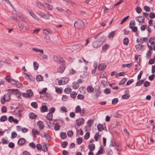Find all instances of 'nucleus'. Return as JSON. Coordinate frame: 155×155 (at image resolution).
<instances>
[{
    "label": "nucleus",
    "instance_id": "f257e3e1",
    "mask_svg": "<svg viewBox=\"0 0 155 155\" xmlns=\"http://www.w3.org/2000/svg\"><path fill=\"white\" fill-rule=\"evenodd\" d=\"M6 94H5L4 96L1 98V102L2 104H4L5 101H8L11 99V95L12 94L11 91Z\"/></svg>",
    "mask_w": 155,
    "mask_h": 155
},
{
    "label": "nucleus",
    "instance_id": "f03ea898",
    "mask_svg": "<svg viewBox=\"0 0 155 155\" xmlns=\"http://www.w3.org/2000/svg\"><path fill=\"white\" fill-rule=\"evenodd\" d=\"M75 28L78 29L83 28L85 27L84 23L82 21H79L75 22L74 25Z\"/></svg>",
    "mask_w": 155,
    "mask_h": 155
},
{
    "label": "nucleus",
    "instance_id": "7ed1b4c3",
    "mask_svg": "<svg viewBox=\"0 0 155 155\" xmlns=\"http://www.w3.org/2000/svg\"><path fill=\"white\" fill-rule=\"evenodd\" d=\"M8 91H11L12 94H15L16 97L18 98H20L21 92H19L18 90L17 89H8Z\"/></svg>",
    "mask_w": 155,
    "mask_h": 155
},
{
    "label": "nucleus",
    "instance_id": "20e7f679",
    "mask_svg": "<svg viewBox=\"0 0 155 155\" xmlns=\"http://www.w3.org/2000/svg\"><path fill=\"white\" fill-rule=\"evenodd\" d=\"M53 59L55 61L61 63L63 65L65 64V61L62 58L58 57L56 56H54Z\"/></svg>",
    "mask_w": 155,
    "mask_h": 155
},
{
    "label": "nucleus",
    "instance_id": "39448f33",
    "mask_svg": "<svg viewBox=\"0 0 155 155\" xmlns=\"http://www.w3.org/2000/svg\"><path fill=\"white\" fill-rule=\"evenodd\" d=\"M83 47V45L80 44L74 45L72 46V49L75 50H80L82 49Z\"/></svg>",
    "mask_w": 155,
    "mask_h": 155
},
{
    "label": "nucleus",
    "instance_id": "423d86ee",
    "mask_svg": "<svg viewBox=\"0 0 155 155\" xmlns=\"http://www.w3.org/2000/svg\"><path fill=\"white\" fill-rule=\"evenodd\" d=\"M76 123L78 126L81 125L84 123V119L82 118H79L76 120Z\"/></svg>",
    "mask_w": 155,
    "mask_h": 155
},
{
    "label": "nucleus",
    "instance_id": "0eeeda50",
    "mask_svg": "<svg viewBox=\"0 0 155 155\" xmlns=\"http://www.w3.org/2000/svg\"><path fill=\"white\" fill-rule=\"evenodd\" d=\"M101 44L102 43L101 42L96 41L93 43L92 46L94 48H98L101 46Z\"/></svg>",
    "mask_w": 155,
    "mask_h": 155
},
{
    "label": "nucleus",
    "instance_id": "6e6552de",
    "mask_svg": "<svg viewBox=\"0 0 155 155\" xmlns=\"http://www.w3.org/2000/svg\"><path fill=\"white\" fill-rule=\"evenodd\" d=\"M136 21L140 23H144V18L142 16H139L136 18Z\"/></svg>",
    "mask_w": 155,
    "mask_h": 155
},
{
    "label": "nucleus",
    "instance_id": "1a4fd4ad",
    "mask_svg": "<svg viewBox=\"0 0 155 155\" xmlns=\"http://www.w3.org/2000/svg\"><path fill=\"white\" fill-rule=\"evenodd\" d=\"M26 140L25 139L21 138H20L18 142V144L22 145L25 143Z\"/></svg>",
    "mask_w": 155,
    "mask_h": 155
},
{
    "label": "nucleus",
    "instance_id": "9d476101",
    "mask_svg": "<svg viewBox=\"0 0 155 155\" xmlns=\"http://www.w3.org/2000/svg\"><path fill=\"white\" fill-rule=\"evenodd\" d=\"M14 83H13L12 84H13L14 86H15V85L17 87H21L22 86V84L21 83L18 81H16L15 80V81H14Z\"/></svg>",
    "mask_w": 155,
    "mask_h": 155
},
{
    "label": "nucleus",
    "instance_id": "9b49d317",
    "mask_svg": "<svg viewBox=\"0 0 155 155\" xmlns=\"http://www.w3.org/2000/svg\"><path fill=\"white\" fill-rule=\"evenodd\" d=\"M37 124L40 129H42L44 128V125L43 123L41 121H39L37 122Z\"/></svg>",
    "mask_w": 155,
    "mask_h": 155
},
{
    "label": "nucleus",
    "instance_id": "f8f14e48",
    "mask_svg": "<svg viewBox=\"0 0 155 155\" xmlns=\"http://www.w3.org/2000/svg\"><path fill=\"white\" fill-rule=\"evenodd\" d=\"M29 12L30 15L33 18L37 20H39V18L37 16H36L32 11H29Z\"/></svg>",
    "mask_w": 155,
    "mask_h": 155
},
{
    "label": "nucleus",
    "instance_id": "ddd939ff",
    "mask_svg": "<svg viewBox=\"0 0 155 155\" xmlns=\"http://www.w3.org/2000/svg\"><path fill=\"white\" fill-rule=\"evenodd\" d=\"M5 80L8 82L12 84H13L12 81H15V80L10 78V76H7L5 78Z\"/></svg>",
    "mask_w": 155,
    "mask_h": 155
},
{
    "label": "nucleus",
    "instance_id": "4468645a",
    "mask_svg": "<svg viewBox=\"0 0 155 155\" xmlns=\"http://www.w3.org/2000/svg\"><path fill=\"white\" fill-rule=\"evenodd\" d=\"M44 4L45 5V6H44L45 8H46L49 10H52L53 8V7L52 5L48 4L46 2H45Z\"/></svg>",
    "mask_w": 155,
    "mask_h": 155
},
{
    "label": "nucleus",
    "instance_id": "2eb2a0df",
    "mask_svg": "<svg viewBox=\"0 0 155 155\" xmlns=\"http://www.w3.org/2000/svg\"><path fill=\"white\" fill-rule=\"evenodd\" d=\"M106 66L104 64H101L99 65L98 67V69L100 71H102L106 68Z\"/></svg>",
    "mask_w": 155,
    "mask_h": 155
},
{
    "label": "nucleus",
    "instance_id": "dca6fc26",
    "mask_svg": "<svg viewBox=\"0 0 155 155\" xmlns=\"http://www.w3.org/2000/svg\"><path fill=\"white\" fill-rule=\"evenodd\" d=\"M32 50L36 52H39L42 54H44V50L43 49H39L37 48H32Z\"/></svg>",
    "mask_w": 155,
    "mask_h": 155
},
{
    "label": "nucleus",
    "instance_id": "f3484780",
    "mask_svg": "<svg viewBox=\"0 0 155 155\" xmlns=\"http://www.w3.org/2000/svg\"><path fill=\"white\" fill-rule=\"evenodd\" d=\"M97 127L98 131L99 132H101L103 130H105L102 124H99L97 126Z\"/></svg>",
    "mask_w": 155,
    "mask_h": 155
},
{
    "label": "nucleus",
    "instance_id": "a211bd4d",
    "mask_svg": "<svg viewBox=\"0 0 155 155\" xmlns=\"http://www.w3.org/2000/svg\"><path fill=\"white\" fill-rule=\"evenodd\" d=\"M41 17L46 20H48L50 18V15L45 13H43V14H41Z\"/></svg>",
    "mask_w": 155,
    "mask_h": 155
},
{
    "label": "nucleus",
    "instance_id": "6ab92c4d",
    "mask_svg": "<svg viewBox=\"0 0 155 155\" xmlns=\"http://www.w3.org/2000/svg\"><path fill=\"white\" fill-rule=\"evenodd\" d=\"M29 116L30 118L31 119H35L37 117V115L33 113H29Z\"/></svg>",
    "mask_w": 155,
    "mask_h": 155
},
{
    "label": "nucleus",
    "instance_id": "aec40b11",
    "mask_svg": "<svg viewBox=\"0 0 155 155\" xmlns=\"http://www.w3.org/2000/svg\"><path fill=\"white\" fill-rule=\"evenodd\" d=\"M88 148L90 151H93L95 149V145L94 144H89L88 145Z\"/></svg>",
    "mask_w": 155,
    "mask_h": 155
},
{
    "label": "nucleus",
    "instance_id": "412c9836",
    "mask_svg": "<svg viewBox=\"0 0 155 155\" xmlns=\"http://www.w3.org/2000/svg\"><path fill=\"white\" fill-rule=\"evenodd\" d=\"M87 92L89 93H91L94 91V88L91 86H87Z\"/></svg>",
    "mask_w": 155,
    "mask_h": 155
},
{
    "label": "nucleus",
    "instance_id": "4be33fe9",
    "mask_svg": "<svg viewBox=\"0 0 155 155\" xmlns=\"http://www.w3.org/2000/svg\"><path fill=\"white\" fill-rule=\"evenodd\" d=\"M107 78H104V79L101 80V84H103L104 86H105L107 84Z\"/></svg>",
    "mask_w": 155,
    "mask_h": 155
},
{
    "label": "nucleus",
    "instance_id": "5701e85b",
    "mask_svg": "<svg viewBox=\"0 0 155 155\" xmlns=\"http://www.w3.org/2000/svg\"><path fill=\"white\" fill-rule=\"evenodd\" d=\"M79 86V84L77 82H74L73 83V87L75 89H77Z\"/></svg>",
    "mask_w": 155,
    "mask_h": 155
},
{
    "label": "nucleus",
    "instance_id": "b1692460",
    "mask_svg": "<svg viewBox=\"0 0 155 155\" xmlns=\"http://www.w3.org/2000/svg\"><path fill=\"white\" fill-rule=\"evenodd\" d=\"M46 117L48 120H52L53 115L52 114L48 113L46 116Z\"/></svg>",
    "mask_w": 155,
    "mask_h": 155
},
{
    "label": "nucleus",
    "instance_id": "393cba45",
    "mask_svg": "<svg viewBox=\"0 0 155 155\" xmlns=\"http://www.w3.org/2000/svg\"><path fill=\"white\" fill-rule=\"evenodd\" d=\"M29 97H32L33 95V94L32 91L31 90H28L26 92Z\"/></svg>",
    "mask_w": 155,
    "mask_h": 155
},
{
    "label": "nucleus",
    "instance_id": "a878e982",
    "mask_svg": "<svg viewBox=\"0 0 155 155\" xmlns=\"http://www.w3.org/2000/svg\"><path fill=\"white\" fill-rule=\"evenodd\" d=\"M71 92V89L70 87H67L64 90V92L65 94H69Z\"/></svg>",
    "mask_w": 155,
    "mask_h": 155
},
{
    "label": "nucleus",
    "instance_id": "bb28decb",
    "mask_svg": "<svg viewBox=\"0 0 155 155\" xmlns=\"http://www.w3.org/2000/svg\"><path fill=\"white\" fill-rule=\"evenodd\" d=\"M55 91L58 94H61L62 92V89L61 88H58L57 87H56Z\"/></svg>",
    "mask_w": 155,
    "mask_h": 155
},
{
    "label": "nucleus",
    "instance_id": "cd10ccee",
    "mask_svg": "<svg viewBox=\"0 0 155 155\" xmlns=\"http://www.w3.org/2000/svg\"><path fill=\"white\" fill-rule=\"evenodd\" d=\"M33 66L34 69L36 70L38 69L39 67V64L36 62L34 61Z\"/></svg>",
    "mask_w": 155,
    "mask_h": 155
},
{
    "label": "nucleus",
    "instance_id": "c85d7f7f",
    "mask_svg": "<svg viewBox=\"0 0 155 155\" xmlns=\"http://www.w3.org/2000/svg\"><path fill=\"white\" fill-rule=\"evenodd\" d=\"M60 137L62 139H64L67 137L66 134L65 133L61 132L60 133Z\"/></svg>",
    "mask_w": 155,
    "mask_h": 155
},
{
    "label": "nucleus",
    "instance_id": "c756f323",
    "mask_svg": "<svg viewBox=\"0 0 155 155\" xmlns=\"http://www.w3.org/2000/svg\"><path fill=\"white\" fill-rule=\"evenodd\" d=\"M82 141L83 139L82 138L80 137L78 138L76 140V142L78 145L81 144L82 142Z\"/></svg>",
    "mask_w": 155,
    "mask_h": 155
},
{
    "label": "nucleus",
    "instance_id": "7c9ffc66",
    "mask_svg": "<svg viewBox=\"0 0 155 155\" xmlns=\"http://www.w3.org/2000/svg\"><path fill=\"white\" fill-rule=\"evenodd\" d=\"M36 79L38 81H40L43 80V78L42 76L38 75L37 76Z\"/></svg>",
    "mask_w": 155,
    "mask_h": 155
},
{
    "label": "nucleus",
    "instance_id": "2f4dec72",
    "mask_svg": "<svg viewBox=\"0 0 155 155\" xmlns=\"http://www.w3.org/2000/svg\"><path fill=\"white\" fill-rule=\"evenodd\" d=\"M7 120V117L5 115L2 116L0 118V121L1 122H4Z\"/></svg>",
    "mask_w": 155,
    "mask_h": 155
},
{
    "label": "nucleus",
    "instance_id": "473e14b6",
    "mask_svg": "<svg viewBox=\"0 0 155 155\" xmlns=\"http://www.w3.org/2000/svg\"><path fill=\"white\" fill-rule=\"evenodd\" d=\"M143 47V45L140 44H139L138 45H136V48L137 50L138 51L142 49Z\"/></svg>",
    "mask_w": 155,
    "mask_h": 155
},
{
    "label": "nucleus",
    "instance_id": "72a5a7b5",
    "mask_svg": "<svg viewBox=\"0 0 155 155\" xmlns=\"http://www.w3.org/2000/svg\"><path fill=\"white\" fill-rule=\"evenodd\" d=\"M77 95V93L76 92L73 91L70 94L71 97L73 98H76Z\"/></svg>",
    "mask_w": 155,
    "mask_h": 155
},
{
    "label": "nucleus",
    "instance_id": "f704fd0d",
    "mask_svg": "<svg viewBox=\"0 0 155 155\" xmlns=\"http://www.w3.org/2000/svg\"><path fill=\"white\" fill-rule=\"evenodd\" d=\"M60 125L58 123H57L55 124L54 129L55 130H58L60 129Z\"/></svg>",
    "mask_w": 155,
    "mask_h": 155
},
{
    "label": "nucleus",
    "instance_id": "c9c22d12",
    "mask_svg": "<svg viewBox=\"0 0 155 155\" xmlns=\"http://www.w3.org/2000/svg\"><path fill=\"white\" fill-rule=\"evenodd\" d=\"M36 3L37 6L39 8H41L44 6L42 3L38 1H37Z\"/></svg>",
    "mask_w": 155,
    "mask_h": 155
},
{
    "label": "nucleus",
    "instance_id": "e433bc0d",
    "mask_svg": "<svg viewBox=\"0 0 155 155\" xmlns=\"http://www.w3.org/2000/svg\"><path fill=\"white\" fill-rule=\"evenodd\" d=\"M103 150V149H102V146H101L100 147V149L96 153V155H99L100 154H102Z\"/></svg>",
    "mask_w": 155,
    "mask_h": 155
},
{
    "label": "nucleus",
    "instance_id": "4c0bfd02",
    "mask_svg": "<svg viewBox=\"0 0 155 155\" xmlns=\"http://www.w3.org/2000/svg\"><path fill=\"white\" fill-rule=\"evenodd\" d=\"M144 81V80H139L137 82L136 85L137 86H140L143 84Z\"/></svg>",
    "mask_w": 155,
    "mask_h": 155
},
{
    "label": "nucleus",
    "instance_id": "58836bf2",
    "mask_svg": "<svg viewBox=\"0 0 155 155\" xmlns=\"http://www.w3.org/2000/svg\"><path fill=\"white\" fill-rule=\"evenodd\" d=\"M45 41L46 42L48 43L51 42V40L49 36L46 35L45 36Z\"/></svg>",
    "mask_w": 155,
    "mask_h": 155
},
{
    "label": "nucleus",
    "instance_id": "ea45409f",
    "mask_svg": "<svg viewBox=\"0 0 155 155\" xmlns=\"http://www.w3.org/2000/svg\"><path fill=\"white\" fill-rule=\"evenodd\" d=\"M93 122V121L92 120L90 119L87 122L88 126L89 127H91L92 125V124Z\"/></svg>",
    "mask_w": 155,
    "mask_h": 155
},
{
    "label": "nucleus",
    "instance_id": "a19ab883",
    "mask_svg": "<svg viewBox=\"0 0 155 155\" xmlns=\"http://www.w3.org/2000/svg\"><path fill=\"white\" fill-rule=\"evenodd\" d=\"M107 75L105 73L102 72L100 75V78H106Z\"/></svg>",
    "mask_w": 155,
    "mask_h": 155
},
{
    "label": "nucleus",
    "instance_id": "79ce46f5",
    "mask_svg": "<svg viewBox=\"0 0 155 155\" xmlns=\"http://www.w3.org/2000/svg\"><path fill=\"white\" fill-rule=\"evenodd\" d=\"M48 107H41L40 110L42 112H45L48 111Z\"/></svg>",
    "mask_w": 155,
    "mask_h": 155
},
{
    "label": "nucleus",
    "instance_id": "37998d69",
    "mask_svg": "<svg viewBox=\"0 0 155 155\" xmlns=\"http://www.w3.org/2000/svg\"><path fill=\"white\" fill-rule=\"evenodd\" d=\"M109 47V45L108 44H106L102 46V49L103 50H107Z\"/></svg>",
    "mask_w": 155,
    "mask_h": 155
},
{
    "label": "nucleus",
    "instance_id": "c03bdc74",
    "mask_svg": "<svg viewBox=\"0 0 155 155\" xmlns=\"http://www.w3.org/2000/svg\"><path fill=\"white\" fill-rule=\"evenodd\" d=\"M32 133L33 134H37L38 135H39V132L37 130L33 129L32 130Z\"/></svg>",
    "mask_w": 155,
    "mask_h": 155
},
{
    "label": "nucleus",
    "instance_id": "a18cd8bd",
    "mask_svg": "<svg viewBox=\"0 0 155 155\" xmlns=\"http://www.w3.org/2000/svg\"><path fill=\"white\" fill-rule=\"evenodd\" d=\"M17 136V134L16 132L15 131H13L11 133V137L12 139L15 138Z\"/></svg>",
    "mask_w": 155,
    "mask_h": 155
},
{
    "label": "nucleus",
    "instance_id": "49530a36",
    "mask_svg": "<svg viewBox=\"0 0 155 155\" xmlns=\"http://www.w3.org/2000/svg\"><path fill=\"white\" fill-rule=\"evenodd\" d=\"M104 92L106 94H110L111 93V90L109 88H106L104 89Z\"/></svg>",
    "mask_w": 155,
    "mask_h": 155
},
{
    "label": "nucleus",
    "instance_id": "de8ad7c7",
    "mask_svg": "<svg viewBox=\"0 0 155 155\" xmlns=\"http://www.w3.org/2000/svg\"><path fill=\"white\" fill-rule=\"evenodd\" d=\"M99 90L98 89L97 90L96 92L95 95V96L97 97H99L101 93V92L100 90V88L99 87Z\"/></svg>",
    "mask_w": 155,
    "mask_h": 155
},
{
    "label": "nucleus",
    "instance_id": "09e8293b",
    "mask_svg": "<svg viewBox=\"0 0 155 155\" xmlns=\"http://www.w3.org/2000/svg\"><path fill=\"white\" fill-rule=\"evenodd\" d=\"M44 137H45L47 140H50L51 137L48 134L44 133Z\"/></svg>",
    "mask_w": 155,
    "mask_h": 155
},
{
    "label": "nucleus",
    "instance_id": "8fccbe9b",
    "mask_svg": "<svg viewBox=\"0 0 155 155\" xmlns=\"http://www.w3.org/2000/svg\"><path fill=\"white\" fill-rule=\"evenodd\" d=\"M68 144V143L66 141L63 142L61 143V145L62 147L64 148L66 147Z\"/></svg>",
    "mask_w": 155,
    "mask_h": 155
},
{
    "label": "nucleus",
    "instance_id": "3c124183",
    "mask_svg": "<svg viewBox=\"0 0 155 155\" xmlns=\"http://www.w3.org/2000/svg\"><path fill=\"white\" fill-rule=\"evenodd\" d=\"M67 134L69 137H71L73 135V132L72 130H69L67 132Z\"/></svg>",
    "mask_w": 155,
    "mask_h": 155
},
{
    "label": "nucleus",
    "instance_id": "603ef678",
    "mask_svg": "<svg viewBox=\"0 0 155 155\" xmlns=\"http://www.w3.org/2000/svg\"><path fill=\"white\" fill-rule=\"evenodd\" d=\"M115 35V31H112L110 33L108 36L109 38H113V37Z\"/></svg>",
    "mask_w": 155,
    "mask_h": 155
},
{
    "label": "nucleus",
    "instance_id": "864d4df0",
    "mask_svg": "<svg viewBox=\"0 0 155 155\" xmlns=\"http://www.w3.org/2000/svg\"><path fill=\"white\" fill-rule=\"evenodd\" d=\"M115 141L114 139H111L110 141V147L114 146L115 145Z\"/></svg>",
    "mask_w": 155,
    "mask_h": 155
},
{
    "label": "nucleus",
    "instance_id": "5fc2aeb1",
    "mask_svg": "<svg viewBox=\"0 0 155 155\" xmlns=\"http://www.w3.org/2000/svg\"><path fill=\"white\" fill-rule=\"evenodd\" d=\"M8 147L10 148L13 149L15 147V144L13 142H11L8 144Z\"/></svg>",
    "mask_w": 155,
    "mask_h": 155
},
{
    "label": "nucleus",
    "instance_id": "6e6d98bb",
    "mask_svg": "<svg viewBox=\"0 0 155 155\" xmlns=\"http://www.w3.org/2000/svg\"><path fill=\"white\" fill-rule=\"evenodd\" d=\"M19 28L21 29H23L24 28V25L22 23H19L18 24Z\"/></svg>",
    "mask_w": 155,
    "mask_h": 155
},
{
    "label": "nucleus",
    "instance_id": "4d7b16f0",
    "mask_svg": "<svg viewBox=\"0 0 155 155\" xmlns=\"http://www.w3.org/2000/svg\"><path fill=\"white\" fill-rule=\"evenodd\" d=\"M90 136V133L89 132H87L85 135L84 136V138L85 140H87L88 139Z\"/></svg>",
    "mask_w": 155,
    "mask_h": 155
},
{
    "label": "nucleus",
    "instance_id": "13d9d810",
    "mask_svg": "<svg viewBox=\"0 0 155 155\" xmlns=\"http://www.w3.org/2000/svg\"><path fill=\"white\" fill-rule=\"evenodd\" d=\"M2 143L4 144H7L8 143V141L5 138H3L1 140Z\"/></svg>",
    "mask_w": 155,
    "mask_h": 155
},
{
    "label": "nucleus",
    "instance_id": "bf43d9fd",
    "mask_svg": "<svg viewBox=\"0 0 155 155\" xmlns=\"http://www.w3.org/2000/svg\"><path fill=\"white\" fill-rule=\"evenodd\" d=\"M118 102V99L117 98H114L112 101V104H115Z\"/></svg>",
    "mask_w": 155,
    "mask_h": 155
},
{
    "label": "nucleus",
    "instance_id": "052dcab7",
    "mask_svg": "<svg viewBox=\"0 0 155 155\" xmlns=\"http://www.w3.org/2000/svg\"><path fill=\"white\" fill-rule=\"evenodd\" d=\"M29 146L32 148L35 149L36 147V145L35 143L33 142L30 143Z\"/></svg>",
    "mask_w": 155,
    "mask_h": 155
},
{
    "label": "nucleus",
    "instance_id": "680f3d73",
    "mask_svg": "<svg viewBox=\"0 0 155 155\" xmlns=\"http://www.w3.org/2000/svg\"><path fill=\"white\" fill-rule=\"evenodd\" d=\"M135 23L134 21L132 20L131 21L129 27L130 28L132 27H134L135 25Z\"/></svg>",
    "mask_w": 155,
    "mask_h": 155
},
{
    "label": "nucleus",
    "instance_id": "e2e57ef3",
    "mask_svg": "<svg viewBox=\"0 0 155 155\" xmlns=\"http://www.w3.org/2000/svg\"><path fill=\"white\" fill-rule=\"evenodd\" d=\"M77 97L78 99L80 100H83L84 98V95L81 94H78Z\"/></svg>",
    "mask_w": 155,
    "mask_h": 155
},
{
    "label": "nucleus",
    "instance_id": "0e129e2a",
    "mask_svg": "<svg viewBox=\"0 0 155 155\" xmlns=\"http://www.w3.org/2000/svg\"><path fill=\"white\" fill-rule=\"evenodd\" d=\"M126 81V78H124L119 83L120 85H123L125 83Z\"/></svg>",
    "mask_w": 155,
    "mask_h": 155
},
{
    "label": "nucleus",
    "instance_id": "69168bd1",
    "mask_svg": "<svg viewBox=\"0 0 155 155\" xmlns=\"http://www.w3.org/2000/svg\"><path fill=\"white\" fill-rule=\"evenodd\" d=\"M99 133L98 132H97L95 135L94 137V139L95 140V141H97L98 140V138L99 137Z\"/></svg>",
    "mask_w": 155,
    "mask_h": 155
},
{
    "label": "nucleus",
    "instance_id": "338daca9",
    "mask_svg": "<svg viewBox=\"0 0 155 155\" xmlns=\"http://www.w3.org/2000/svg\"><path fill=\"white\" fill-rule=\"evenodd\" d=\"M136 10L138 14L142 12V9L141 8L138 7H137L136 8Z\"/></svg>",
    "mask_w": 155,
    "mask_h": 155
},
{
    "label": "nucleus",
    "instance_id": "774afa93",
    "mask_svg": "<svg viewBox=\"0 0 155 155\" xmlns=\"http://www.w3.org/2000/svg\"><path fill=\"white\" fill-rule=\"evenodd\" d=\"M68 99V97L65 95H64L62 96V100L63 101H65Z\"/></svg>",
    "mask_w": 155,
    "mask_h": 155
}]
</instances>
